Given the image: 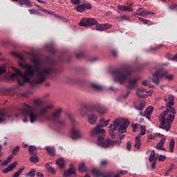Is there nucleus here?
Masks as SVG:
<instances>
[{"label":"nucleus","instance_id":"f257e3e1","mask_svg":"<svg viewBox=\"0 0 177 177\" xmlns=\"http://www.w3.org/2000/svg\"><path fill=\"white\" fill-rule=\"evenodd\" d=\"M33 64L35 66V69L32 65L28 63H24L23 62H19L18 64L21 68H24L25 73H24L20 69L12 67V70L15 73H11L10 78L12 80H17L19 85H23L27 82H29L32 86H37L45 81V70H41L39 66L41 62L38 58L33 59ZM35 70L37 71V77L33 80H30V77H34V73Z\"/></svg>","mask_w":177,"mask_h":177},{"label":"nucleus","instance_id":"f03ea898","mask_svg":"<svg viewBox=\"0 0 177 177\" xmlns=\"http://www.w3.org/2000/svg\"><path fill=\"white\" fill-rule=\"evenodd\" d=\"M33 106L37 109L35 112L34 107L27 104H24L21 107V112L24 118L23 122H27L28 117H30V122L31 124L36 121H44L45 120V107L42 105V102L39 100H35Z\"/></svg>","mask_w":177,"mask_h":177},{"label":"nucleus","instance_id":"7ed1b4c3","mask_svg":"<svg viewBox=\"0 0 177 177\" xmlns=\"http://www.w3.org/2000/svg\"><path fill=\"white\" fill-rule=\"evenodd\" d=\"M113 74L114 81L120 82L121 85L124 84L127 80H128L129 85L127 86V93L126 95H123L124 99H127V97L129 96L131 91L136 88V84H138L139 79H138V77H132V72H131V68L128 66L115 70L113 71Z\"/></svg>","mask_w":177,"mask_h":177},{"label":"nucleus","instance_id":"20e7f679","mask_svg":"<svg viewBox=\"0 0 177 177\" xmlns=\"http://www.w3.org/2000/svg\"><path fill=\"white\" fill-rule=\"evenodd\" d=\"M174 97L171 95H169L168 98L164 99L167 109L159 116V120L161 121L159 127L162 129H165L167 131L171 129V124H172L174 120H175V108L172 107L174 106Z\"/></svg>","mask_w":177,"mask_h":177},{"label":"nucleus","instance_id":"39448f33","mask_svg":"<svg viewBox=\"0 0 177 177\" xmlns=\"http://www.w3.org/2000/svg\"><path fill=\"white\" fill-rule=\"evenodd\" d=\"M129 124H131V122L128 119L122 118L115 119L113 121V123L111 124L109 127L110 136L114 139V138H115V135L118 133L119 135L125 133V132H127V129L129 127Z\"/></svg>","mask_w":177,"mask_h":177},{"label":"nucleus","instance_id":"423d86ee","mask_svg":"<svg viewBox=\"0 0 177 177\" xmlns=\"http://www.w3.org/2000/svg\"><path fill=\"white\" fill-rule=\"evenodd\" d=\"M97 20L95 18H86L84 17L82 19L79 23V26L81 27H91V26H96L97 31H104V30H109L111 28V25L110 24H101L100 25Z\"/></svg>","mask_w":177,"mask_h":177},{"label":"nucleus","instance_id":"0eeeda50","mask_svg":"<svg viewBox=\"0 0 177 177\" xmlns=\"http://www.w3.org/2000/svg\"><path fill=\"white\" fill-rule=\"evenodd\" d=\"M63 113V108H59L55 110L49 116L46 115V120L51 121L55 124V127L57 128H64L67 125V122L64 119H60V115Z\"/></svg>","mask_w":177,"mask_h":177},{"label":"nucleus","instance_id":"6e6552de","mask_svg":"<svg viewBox=\"0 0 177 177\" xmlns=\"http://www.w3.org/2000/svg\"><path fill=\"white\" fill-rule=\"evenodd\" d=\"M45 78L47 74H53V73H59V62L53 57H45Z\"/></svg>","mask_w":177,"mask_h":177},{"label":"nucleus","instance_id":"1a4fd4ad","mask_svg":"<svg viewBox=\"0 0 177 177\" xmlns=\"http://www.w3.org/2000/svg\"><path fill=\"white\" fill-rule=\"evenodd\" d=\"M124 138H125V135L122 134L120 135V140H111V139H108L106 140L103 136H100L97 138L98 146H100L104 149H107L109 146H120L122 143L121 140H122Z\"/></svg>","mask_w":177,"mask_h":177},{"label":"nucleus","instance_id":"9d476101","mask_svg":"<svg viewBox=\"0 0 177 177\" xmlns=\"http://www.w3.org/2000/svg\"><path fill=\"white\" fill-rule=\"evenodd\" d=\"M67 117L70 120L72 124V129H71V138L73 140H77V139H81L82 138V134H81V131H80V129L77 127L78 125V122L75 120L74 118V115L71 113H67Z\"/></svg>","mask_w":177,"mask_h":177},{"label":"nucleus","instance_id":"9b49d317","mask_svg":"<svg viewBox=\"0 0 177 177\" xmlns=\"http://www.w3.org/2000/svg\"><path fill=\"white\" fill-rule=\"evenodd\" d=\"M153 82L156 84H160V80H161L162 77H165L166 80H168V81H172L174 80V75H168V71L165 69L157 71L153 74Z\"/></svg>","mask_w":177,"mask_h":177},{"label":"nucleus","instance_id":"f8f14e48","mask_svg":"<svg viewBox=\"0 0 177 177\" xmlns=\"http://www.w3.org/2000/svg\"><path fill=\"white\" fill-rule=\"evenodd\" d=\"M109 122H110V120H104L100 119V124H97L91 131V136H97L100 135V133H106V130L102 129L103 127H107L109 125Z\"/></svg>","mask_w":177,"mask_h":177},{"label":"nucleus","instance_id":"ddd939ff","mask_svg":"<svg viewBox=\"0 0 177 177\" xmlns=\"http://www.w3.org/2000/svg\"><path fill=\"white\" fill-rule=\"evenodd\" d=\"M140 131H141V134H138L136 137V144L134 145V147L136 149H140V146H142V141H140V136H143L144 135L146 134V126H141L140 127Z\"/></svg>","mask_w":177,"mask_h":177},{"label":"nucleus","instance_id":"4468645a","mask_svg":"<svg viewBox=\"0 0 177 177\" xmlns=\"http://www.w3.org/2000/svg\"><path fill=\"white\" fill-rule=\"evenodd\" d=\"M92 109L95 111H97L99 114H106L107 111H109V109L106 107V106L101 104H97L95 105H93L92 106Z\"/></svg>","mask_w":177,"mask_h":177},{"label":"nucleus","instance_id":"2eb2a0df","mask_svg":"<svg viewBox=\"0 0 177 177\" xmlns=\"http://www.w3.org/2000/svg\"><path fill=\"white\" fill-rule=\"evenodd\" d=\"M19 151L20 147H15L12 151V155H10L6 160L3 161L1 165H8L9 162H10V161H12V160L13 159V156H16V154H18Z\"/></svg>","mask_w":177,"mask_h":177},{"label":"nucleus","instance_id":"dca6fc26","mask_svg":"<svg viewBox=\"0 0 177 177\" xmlns=\"http://www.w3.org/2000/svg\"><path fill=\"white\" fill-rule=\"evenodd\" d=\"M136 93H137V96L138 97H142V99L147 97V96L149 95V92H147V91H146V89L142 88L137 89Z\"/></svg>","mask_w":177,"mask_h":177},{"label":"nucleus","instance_id":"f3484780","mask_svg":"<svg viewBox=\"0 0 177 177\" xmlns=\"http://www.w3.org/2000/svg\"><path fill=\"white\" fill-rule=\"evenodd\" d=\"M55 107V103L52 100H47L45 102V113L48 112V110H52V109H54Z\"/></svg>","mask_w":177,"mask_h":177},{"label":"nucleus","instance_id":"a211bd4d","mask_svg":"<svg viewBox=\"0 0 177 177\" xmlns=\"http://www.w3.org/2000/svg\"><path fill=\"white\" fill-rule=\"evenodd\" d=\"M17 166V162L15 161L12 162L10 165H9L7 168L4 169L2 171V173L8 174V172H10V171H13V169H15V167Z\"/></svg>","mask_w":177,"mask_h":177},{"label":"nucleus","instance_id":"6ab92c4d","mask_svg":"<svg viewBox=\"0 0 177 177\" xmlns=\"http://www.w3.org/2000/svg\"><path fill=\"white\" fill-rule=\"evenodd\" d=\"M162 46H164V44H159V45L156 46V47L146 49L145 50V53H156V52H157V50H158V49H160V48H162Z\"/></svg>","mask_w":177,"mask_h":177},{"label":"nucleus","instance_id":"aec40b11","mask_svg":"<svg viewBox=\"0 0 177 177\" xmlns=\"http://www.w3.org/2000/svg\"><path fill=\"white\" fill-rule=\"evenodd\" d=\"M19 6H23L25 5L27 8H32V3L30 0H19Z\"/></svg>","mask_w":177,"mask_h":177},{"label":"nucleus","instance_id":"412c9836","mask_svg":"<svg viewBox=\"0 0 177 177\" xmlns=\"http://www.w3.org/2000/svg\"><path fill=\"white\" fill-rule=\"evenodd\" d=\"M46 150L50 157H55L56 156V149L55 147L48 146L46 147Z\"/></svg>","mask_w":177,"mask_h":177},{"label":"nucleus","instance_id":"4be33fe9","mask_svg":"<svg viewBox=\"0 0 177 177\" xmlns=\"http://www.w3.org/2000/svg\"><path fill=\"white\" fill-rule=\"evenodd\" d=\"M88 121L91 125H93V124H96V121H97V115L95 114H91L88 115Z\"/></svg>","mask_w":177,"mask_h":177},{"label":"nucleus","instance_id":"5701e85b","mask_svg":"<svg viewBox=\"0 0 177 177\" xmlns=\"http://www.w3.org/2000/svg\"><path fill=\"white\" fill-rule=\"evenodd\" d=\"M28 153H29L30 156H37V154H38L37 147L33 146V145L29 146Z\"/></svg>","mask_w":177,"mask_h":177},{"label":"nucleus","instance_id":"b1692460","mask_svg":"<svg viewBox=\"0 0 177 177\" xmlns=\"http://www.w3.org/2000/svg\"><path fill=\"white\" fill-rule=\"evenodd\" d=\"M45 49L46 50H48L51 55H55V53H56V48L52 44H46Z\"/></svg>","mask_w":177,"mask_h":177},{"label":"nucleus","instance_id":"393cba45","mask_svg":"<svg viewBox=\"0 0 177 177\" xmlns=\"http://www.w3.org/2000/svg\"><path fill=\"white\" fill-rule=\"evenodd\" d=\"M118 9L122 12H133V9H132V8L128 7L127 6L118 5Z\"/></svg>","mask_w":177,"mask_h":177},{"label":"nucleus","instance_id":"a878e982","mask_svg":"<svg viewBox=\"0 0 177 177\" xmlns=\"http://www.w3.org/2000/svg\"><path fill=\"white\" fill-rule=\"evenodd\" d=\"M78 111L82 117H85L86 115V111H88V106L86 105H82Z\"/></svg>","mask_w":177,"mask_h":177},{"label":"nucleus","instance_id":"bb28decb","mask_svg":"<svg viewBox=\"0 0 177 177\" xmlns=\"http://www.w3.org/2000/svg\"><path fill=\"white\" fill-rule=\"evenodd\" d=\"M145 106H146L145 101H141L134 104V107L136 109V110H139L140 111H142V110L145 109Z\"/></svg>","mask_w":177,"mask_h":177},{"label":"nucleus","instance_id":"cd10ccee","mask_svg":"<svg viewBox=\"0 0 177 177\" xmlns=\"http://www.w3.org/2000/svg\"><path fill=\"white\" fill-rule=\"evenodd\" d=\"M6 118H9V115L5 113V112H0V124L5 122Z\"/></svg>","mask_w":177,"mask_h":177},{"label":"nucleus","instance_id":"c85d7f7f","mask_svg":"<svg viewBox=\"0 0 177 177\" xmlns=\"http://www.w3.org/2000/svg\"><path fill=\"white\" fill-rule=\"evenodd\" d=\"M45 167L46 168H47V170L48 171V172H50V174H56V170L55 169V168L52 167V163H46L45 165Z\"/></svg>","mask_w":177,"mask_h":177},{"label":"nucleus","instance_id":"c756f323","mask_svg":"<svg viewBox=\"0 0 177 177\" xmlns=\"http://www.w3.org/2000/svg\"><path fill=\"white\" fill-rule=\"evenodd\" d=\"M55 162H56L57 165L59 168H64V164H65L64 158H59V159H57V160H56Z\"/></svg>","mask_w":177,"mask_h":177},{"label":"nucleus","instance_id":"7c9ffc66","mask_svg":"<svg viewBox=\"0 0 177 177\" xmlns=\"http://www.w3.org/2000/svg\"><path fill=\"white\" fill-rule=\"evenodd\" d=\"M91 88L93 89H95V91H103V86L97 84L96 83H92L91 84Z\"/></svg>","mask_w":177,"mask_h":177},{"label":"nucleus","instance_id":"2f4dec72","mask_svg":"<svg viewBox=\"0 0 177 177\" xmlns=\"http://www.w3.org/2000/svg\"><path fill=\"white\" fill-rule=\"evenodd\" d=\"M164 145H165V138H162L160 142L156 145V149L160 150L162 147H164Z\"/></svg>","mask_w":177,"mask_h":177},{"label":"nucleus","instance_id":"473e14b6","mask_svg":"<svg viewBox=\"0 0 177 177\" xmlns=\"http://www.w3.org/2000/svg\"><path fill=\"white\" fill-rule=\"evenodd\" d=\"M25 167L22 166L21 167H20L19 169V170L17 171H16L13 175L12 177H19L20 176V174H21V172H23V171H24L25 169Z\"/></svg>","mask_w":177,"mask_h":177},{"label":"nucleus","instance_id":"72a5a7b5","mask_svg":"<svg viewBox=\"0 0 177 177\" xmlns=\"http://www.w3.org/2000/svg\"><path fill=\"white\" fill-rule=\"evenodd\" d=\"M76 12H79L82 13V12H85V8L84 7V4L82 3L75 7Z\"/></svg>","mask_w":177,"mask_h":177},{"label":"nucleus","instance_id":"f704fd0d","mask_svg":"<svg viewBox=\"0 0 177 177\" xmlns=\"http://www.w3.org/2000/svg\"><path fill=\"white\" fill-rule=\"evenodd\" d=\"M174 149H175V140L174 138H172L170 140V143H169L170 153H174Z\"/></svg>","mask_w":177,"mask_h":177},{"label":"nucleus","instance_id":"c9c22d12","mask_svg":"<svg viewBox=\"0 0 177 177\" xmlns=\"http://www.w3.org/2000/svg\"><path fill=\"white\" fill-rule=\"evenodd\" d=\"M153 111H154V107L149 106L146 109L144 113L150 115V114H151V113H153Z\"/></svg>","mask_w":177,"mask_h":177},{"label":"nucleus","instance_id":"e433bc0d","mask_svg":"<svg viewBox=\"0 0 177 177\" xmlns=\"http://www.w3.org/2000/svg\"><path fill=\"white\" fill-rule=\"evenodd\" d=\"M116 19L118 20H120V21H124V20H126L127 21H129V18L128 16L127 15H123V16H120V17H117Z\"/></svg>","mask_w":177,"mask_h":177},{"label":"nucleus","instance_id":"4c0bfd02","mask_svg":"<svg viewBox=\"0 0 177 177\" xmlns=\"http://www.w3.org/2000/svg\"><path fill=\"white\" fill-rule=\"evenodd\" d=\"M78 169L80 172H85V171H86V169L85 167V163L83 162L79 165Z\"/></svg>","mask_w":177,"mask_h":177},{"label":"nucleus","instance_id":"58836bf2","mask_svg":"<svg viewBox=\"0 0 177 177\" xmlns=\"http://www.w3.org/2000/svg\"><path fill=\"white\" fill-rule=\"evenodd\" d=\"M75 56H76L77 59H82V58L85 57V53H84V51L77 53L75 54Z\"/></svg>","mask_w":177,"mask_h":177},{"label":"nucleus","instance_id":"ea45409f","mask_svg":"<svg viewBox=\"0 0 177 177\" xmlns=\"http://www.w3.org/2000/svg\"><path fill=\"white\" fill-rule=\"evenodd\" d=\"M154 157H156V151L152 150L149 156L150 162H153V161H154Z\"/></svg>","mask_w":177,"mask_h":177},{"label":"nucleus","instance_id":"a19ab883","mask_svg":"<svg viewBox=\"0 0 177 177\" xmlns=\"http://www.w3.org/2000/svg\"><path fill=\"white\" fill-rule=\"evenodd\" d=\"M83 6L85 10H91V9H92V6L89 3H83Z\"/></svg>","mask_w":177,"mask_h":177},{"label":"nucleus","instance_id":"79ce46f5","mask_svg":"<svg viewBox=\"0 0 177 177\" xmlns=\"http://www.w3.org/2000/svg\"><path fill=\"white\" fill-rule=\"evenodd\" d=\"M174 171V165H171L169 167V169L166 171L165 174V176H168L169 175L170 172H172Z\"/></svg>","mask_w":177,"mask_h":177},{"label":"nucleus","instance_id":"37998d69","mask_svg":"<svg viewBox=\"0 0 177 177\" xmlns=\"http://www.w3.org/2000/svg\"><path fill=\"white\" fill-rule=\"evenodd\" d=\"M30 161L33 163L38 162L39 161V158H38V157L32 156L30 158Z\"/></svg>","mask_w":177,"mask_h":177},{"label":"nucleus","instance_id":"c03bdc74","mask_svg":"<svg viewBox=\"0 0 177 177\" xmlns=\"http://www.w3.org/2000/svg\"><path fill=\"white\" fill-rule=\"evenodd\" d=\"M3 73H6V67L5 66V65H1L0 66V75H1V74H3Z\"/></svg>","mask_w":177,"mask_h":177},{"label":"nucleus","instance_id":"a18cd8bd","mask_svg":"<svg viewBox=\"0 0 177 177\" xmlns=\"http://www.w3.org/2000/svg\"><path fill=\"white\" fill-rule=\"evenodd\" d=\"M28 12H30V15H38L39 13V11L37 9H29Z\"/></svg>","mask_w":177,"mask_h":177},{"label":"nucleus","instance_id":"49530a36","mask_svg":"<svg viewBox=\"0 0 177 177\" xmlns=\"http://www.w3.org/2000/svg\"><path fill=\"white\" fill-rule=\"evenodd\" d=\"M35 169H32L31 171H30L26 175H28L30 177H34L35 176Z\"/></svg>","mask_w":177,"mask_h":177},{"label":"nucleus","instance_id":"de8ad7c7","mask_svg":"<svg viewBox=\"0 0 177 177\" xmlns=\"http://www.w3.org/2000/svg\"><path fill=\"white\" fill-rule=\"evenodd\" d=\"M149 15H154V12L142 10V17H146V16H149Z\"/></svg>","mask_w":177,"mask_h":177},{"label":"nucleus","instance_id":"09e8293b","mask_svg":"<svg viewBox=\"0 0 177 177\" xmlns=\"http://www.w3.org/2000/svg\"><path fill=\"white\" fill-rule=\"evenodd\" d=\"M12 54L13 55V56H15V57H18L19 59H23V55L16 53V52H12Z\"/></svg>","mask_w":177,"mask_h":177},{"label":"nucleus","instance_id":"8fccbe9b","mask_svg":"<svg viewBox=\"0 0 177 177\" xmlns=\"http://www.w3.org/2000/svg\"><path fill=\"white\" fill-rule=\"evenodd\" d=\"M127 149L128 151H131V150H132V143L131 142H127Z\"/></svg>","mask_w":177,"mask_h":177},{"label":"nucleus","instance_id":"3c124183","mask_svg":"<svg viewBox=\"0 0 177 177\" xmlns=\"http://www.w3.org/2000/svg\"><path fill=\"white\" fill-rule=\"evenodd\" d=\"M71 2L73 5H80V3H81V0H71Z\"/></svg>","mask_w":177,"mask_h":177},{"label":"nucleus","instance_id":"603ef678","mask_svg":"<svg viewBox=\"0 0 177 177\" xmlns=\"http://www.w3.org/2000/svg\"><path fill=\"white\" fill-rule=\"evenodd\" d=\"M140 115H142V117H146V118H147V120H150L151 116L150 114H145L143 113H142L141 111L140 112Z\"/></svg>","mask_w":177,"mask_h":177},{"label":"nucleus","instance_id":"864d4df0","mask_svg":"<svg viewBox=\"0 0 177 177\" xmlns=\"http://www.w3.org/2000/svg\"><path fill=\"white\" fill-rule=\"evenodd\" d=\"M167 158V156L164 155L159 156L158 161H165V159Z\"/></svg>","mask_w":177,"mask_h":177},{"label":"nucleus","instance_id":"5fc2aeb1","mask_svg":"<svg viewBox=\"0 0 177 177\" xmlns=\"http://www.w3.org/2000/svg\"><path fill=\"white\" fill-rule=\"evenodd\" d=\"M111 55L114 56V57H117L118 56V51L117 50H112Z\"/></svg>","mask_w":177,"mask_h":177},{"label":"nucleus","instance_id":"6e6d98bb","mask_svg":"<svg viewBox=\"0 0 177 177\" xmlns=\"http://www.w3.org/2000/svg\"><path fill=\"white\" fill-rule=\"evenodd\" d=\"M107 164H109V160H103L101 162V165H102V167H106V165H107Z\"/></svg>","mask_w":177,"mask_h":177},{"label":"nucleus","instance_id":"4d7b16f0","mask_svg":"<svg viewBox=\"0 0 177 177\" xmlns=\"http://www.w3.org/2000/svg\"><path fill=\"white\" fill-rule=\"evenodd\" d=\"M177 8V4H171V6H169V8L170 10H175V8Z\"/></svg>","mask_w":177,"mask_h":177},{"label":"nucleus","instance_id":"13d9d810","mask_svg":"<svg viewBox=\"0 0 177 177\" xmlns=\"http://www.w3.org/2000/svg\"><path fill=\"white\" fill-rule=\"evenodd\" d=\"M138 19H139L140 20H141V21H142V23H143L144 24H147L149 23V21H150L149 20L145 19L140 18V17H139Z\"/></svg>","mask_w":177,"mask_h":177},{"label":"nucleus","instance_id":"bf43d9fd","mask_svg":"<svg viewBox=\"0 0 177 177\" xmlns=\"http://www.w3.org/2000/svg\"><path fill=\"white\" fill-rule=\"evenodd\" d=\"M60 62H66V56L65 55H61L59 57Z\"/></svg>","mask_w":177,"mask_h":177},{"label":"nucleus","instance_id":"052dcab7","mask_svg":"<svg viewBox=\"0 0 177 177\" xmlns=\"http://www.w3.org/2000/svg\"><path fill=\"white\" fill-rule=\"evenodd\" d=\"M136 15H137L138 16H142V17H143V10H141V11H140V10H139L136 12Z\"/></svg>","mask_w":177,"mask_h":177},{"label":"nucleus","instance_id":"680f3d73","mask_svg":"<svg viewBox=\"0 0 177 177\" xmlns=\"http://www.w3.org/2000/svg\"><path fill=\"white\" fill-rule=\"evenodd\" d=\"M36 176H37V177H44V174H42L41 172H37L36 174Z\"/></svg>","mask_w":177,"mask_h":177},{"label":"nucleus","instance_id":"e2e57ef3","mask_svg":"<svg viewBox=\"0 0 177 177\" xmlns=\"http://www.w3.org/2000/svg\"><path fill=\"white\" fill-rule=\"evenodd\" d=\"M142 85H144L145 86H147V85H149V81L145 80L142 82Z\"/></svg>","mask_w":177,"mask_h":177},{"label":"nucleus","instance_id":"0e129e2a","mask_svg":"<svg viewBox=\"0 0 177 177\" xmlns=\"http://www.w3.org/2000/svg\"><path fill=\"white\" fill-rule=\"evenodd\" d=\"M171 60L177 62V53L174 55V57L171 58Z\"/></svg>","mask_w":177,"mask_h":177},{"label":"nucleus","instance_id":"69168bd1","mask_svg":"<svg viewBox=\"0 0 177 177\" xmlns=\"http://www.w3.org/2000/svg\"><path fill=\"white\" fill-rule=\"evenodd\" d=\"M45 13H48V15H53V12L52 11H48L47 10H45Z\"/></svg>","mask_w":177,"mask_h":177},{"label":"nucleus","instance_id":"338daca9","mask_svg":"<svg viewBox=\"0 0 177 177\" xmlns=\"http://www.w3.org/2000/svg\"><path fill=\"white\" fill-rule=\"evenodd\" d=\"M151 168L152 169H154L156 168V160H154V162H153Z\"/></svg>","mask_w":177,"mask_h":177},{"label":"nucleus","instance_id":"774afa93","mask_svg":"<svg viewBox=\"0 0 177 177\" xmlns=\"http://www.w3.org/2000/svg\"><path fill=\"white\" fill-rule=\"evenodd\" d=\"M97 60V57H93V59H91V63H93L94 62H96Z\"/></svg>","mask_w":177,"mask_h":177}]
</instances>
